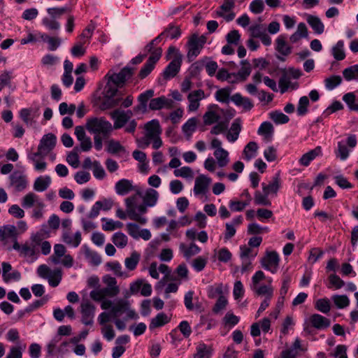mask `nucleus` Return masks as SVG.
I'll return each instance as SVG.
<instances>
[{
	"label": "nucleus",
	"instance_id": "obj_47",
	"mask_svg": "<svg viewBox=\"0 0 358 358\" xmlns=\"http://www.w3.org/2000/svg\"><path fill=\"white\" fill-rule=\"evenodd\" d=\"M118 87H119L113 84L112 82L107 80L106 85L103 91V96L108 98H117L116 96L118 94Z\"/></svg>",
	"mask_w": 358,
	"mask_h": 358
},
{
	"label": "nucleus",
	"instance_id": "obj_33",
	"mask_svg": "<svg viewBox=\"0 0 358 358\" xmlns=\"http://www.w3.org/2000/svg\"><path fill=\"white\" fill-rule=\"evenodd\" d=\"M213 349L211 346H208L203 343H200L196 346V352L193 358H210Z\"/></svg>",
	"mask_w": 358,
	"mask_h": 358
},
{
	"label": "nucleus",
	"instance_id": "obj_13",
	"mask_svg": "<svg viewBox=\"0 0 358 358\" xmlns=\"http://www.w3.org/2000/svg\"><path fill=\"white\" fill-rule=\"evenodd\" d=\"M10 185L15 187L17 192L23 191L27 186L26 176L20 171H14L10 176Z\"/></svg>",
	"mask_w": 358,
	"mask_h": 358
},
{
	"label": "nucleus",
	"instance_id": "obj_16",
	"mask_svg": "<svg viewBox=\"0 0 358 358\" xmlns=\"http://www.w3.org/2000/svg\"><path fill=\"white\" fill-rule=\"evenodd\" d=\"M205 98L204 91L202 90H197L190 92L187 96V99L189 102L188 109L189 111L196 110L199 106V101Z\"/></svg>",
	"mask_w": 358,
	"mask_h": 358
},
{
	"label": "nucleus",
	"instance_id": "obj_24",
	"mask_svg": "<svg viewBox=\"0 0 358 358\" xmlns=\"http://www.w3.org/2000/svg\"><path fill=\"white\" fill-rule=\"evenodd\" d=\"M310 322L311 325L317 329H323L330 326V320L320 315L313 314L310 317Z\"/></svg>",
	"mask_w": 358,
	"mask_h": 358
},
{
	"label": "nucleus",
	"instance_id": "obj_57",
	"mask_svg": "<svg viewBox=\"0 0 358 358\" xmlns=\"http://www.w3.org/2000/svg\"><path fill=\"white\" fill-rule=\"evenodd\" d=\"M341 82L342 78L340 76H331L324 80L325 87L329 90L334 89Z\"/></svg>",
	"mask_w": 358,
	"mask_h": 358
},
{
	"label": "nucleus",
	"instance_id": "obj_62",
	"mask_svg": "<svg viewBox=\"0 0 358 358\" xmlns=\"http://www.w3.org/2000/svg\"><path fill=\"white\" fill-rule=\"evenodd\" d=\"M223 295V286L222 284H218L215 286H210L208 287V296L210 299H214L217 296Z\"/></svg>",
	"mask_w": 358,
	"mask_h": 358
},
{
	"label": "nucleus",
	"instance_id": "obj_49",
	"mask_svg": "<svg viewBox=\"0 0 358 358\" xmlns=\"http://www.w3.org/2000/svg\"><path fill=\"white\" fill-rule=\"evenodd\" d=\"M112 241L117 248H123L127 245L128 238L124 234L116 232L113 234Z\"/></svg>",
	"mask_w": 358,
	"mask_h": 358
},
{
	"label": "nucleus",
	"instance_id": "obj_48",
	"mask_svg": "<svg viewBox=\"0 0 358 358\" xmlns=\"http://www.w3.org/2000/svg\"><path fill=\"white\" fill-rule=\"evenodd\" d=\"M105 224H103L102 229L104 231H111L116 229H120L123 227V223L120 221H114L113 220H108L105 217L101 219Z\"/></svg>",
	"mask_w": 358,
	"mask_h": 358
},
{
	"label": "nucleus",
	"instance_id": "obj_1",
	"mask_svg": "<svg viewBox=\"0 0 358 358\" xmlns=\"http://www.w3.org/2000/svg\"><path fill=\"white\" fill-rule=\"evenodd\" d=\"M57 138L55 134H45L40 140L37 151L28 155V159L34 164L36 171H43L46 169L47 163L44 159L55 148Z\"/></svg>",
	"mask_w": 358,
	"mask_h": 358
},
{
	"label": "nucleus",
	"instance_id": "obj_30",
	"mask_svg": "<svg viewBox=\"0 0 358 358\" xmlns=\"http://www.w3.org/2000/svg\"><path fill=\"white\" fill-rule=\"evenodd\" d=\"M274 128L272 124L269 122H264L258 129V134L263 136L266 141H270L272 139Z\"/></svg>",
	"mask_w": 358,
	"mask_h": 358
},
{
	"label": "nucleus",
	"instance_id": "obj_18",
	"mask_svg": "<svg viewBox=\"0 0 358 358\" xmlns=\"http://www.w3.org/2000/svg\"><path fill=\"white\" fill-rule=\"evenodd\" d=\"M110 116L114 120L113 127L115 129L123 127L129 121L128 117L124 114V110L120 109L110 112Z\"/></svg>",
	"mask_w": 358,
	"mask_h": 358
},
{
	"label": "nucleus",
	"instance_id": "obj_32",
	"mask_svg": "<svg viewBox=\"0 0 358 358\" xmlns=\"http://www.w3.org/2000/svg\"><path fill=\"white\" fill-rule=\"evenodd\" d=\"M115 188L117 194L124 196L131 191L133 187L129 180L122 179L116 182Z\"/></svg>",
	"mask_w": 358,
	"mask_h": 358
},
{
	"label": "nucleus",
	"instance_id": "obj_64",
	"mask_svg": "<svg viewBox=\"0 0 358 358\" xmlns=\"http://www.w3.org/2000/svg\"><path fill=\"white\" fill-rule=\"evenodd\" d=\"M25 348V345L22 347L20 346H13L10 349L9 352L6 355L5 358H22V350Z\"/></svg>",
	"mask_w": 358,
	"mask_h": 358
},
{
	"label": "nucleus",
	"instance_id": "obj_36",
	"mask_svg": "<svg viewBox=\"0 0 358 358\" xmlns=\"http://www.w3.org/2000/svg\"><path fill=\"white\" fill-rule=\"evenodd\" d=\"M307 22L316 34L323 33L324 26L319 17L309 15L307 17Z\"/></svg>",
	"mask_w": 358,
	"mask_h": 358
},
{
	"label": "nucleus",
	"instance_id": "obj_40",
	"mask_svg": "<svg viewBox=\"0 0 358 358\" xmlns=\"http://www.w3.org/2000/svg\"><path fill=\"white\" fill-rule=\"evenodd\" d=\"M158 197L159 194L156 190L153 189H149L145 192V194L143 198V203H145L149 207H152L157 203Z\"/></svg>",
	"mask_w": 358,
	"mask_h": 358
},
{
	"label": "nucleus",
	"instance_id": "obj_52",
	"mask_svg": "<svg viewBox=\"0 0 358 358\" xmlns=\"http://www.w3.org/2000/svg\"><path fill=\"white\" fill-rule=\"evenodd\" d=\"M315 307L323 313H328L331 310L330 301L327 298L320 299L316 301Z\"/></svg>",
	"mask_w": 358,
	"mask_h": 358
},
{
	"label": "nucleus",
	"instance_id": "obj_54",
	"mask_svg": "<svg viewBox=\"0 0 358 358\" xmlns=\"http://www.w3.org/2000/svg\"><path fill=\"white\" fill-rule=\"evenodd\" d=\"M268 194L264 192V194H262L260 192L257 191L254 197L255 203L257 205L270 206L271 205V202L268 199Z\"/></svg>",
	"mask_w": 358,
	"mask_h": 358
},
{
	"label": "nucleus",
	"instance_id": "obj_3",
	"mask_svg": "<svg viewBox=\"0 0 358 358\" xmlns=\"http://www.w3.org/2000/svg\"><path fill=\"white\" fill-rule=\"evenodd\" d=\"M138 199V194H135L125 199L127 213L131 220L136 221L141 224H145L147 222V218L141 216V215L147 212V207L148 206L145 203L136 206Z\"/></svg>",
	"mask_w": 358,
	"mask_h": 358
},
{
	"label": "nucleus",
	"instance_id": "obj_63",
	"mask_svg": "<svg viewBox=\"0 0 358 358\" xmlns=\"http://www.w3.org/2000/svg\"><path fill=\"white\" fill-rule=\"evenodd\" d=\"M223 323L226 326L234 327L239 322V317L231 312L226 313L223 317Z\"/></svg>",
	"mask_w": 358,
	"mask_h": 358
},
{
	"label": "nucleus",
	"instance_id": "obj_46",
	"mask_svg": "<svg viewBox=\"0 0 358 358\" xmlns=\"http://www.w3.org/2000/svg\"><path fill=\"white\" fill-rule=\"evenodd\" d=\"M79 152V148L76 146L66 157V162L69 163V164L75 169L78 168L80 165L78 157Z\"/></svg>",
	"mask_w": 358,
	"mask_h": 358
},
{
	"label": "nucleus",
	"instance_id": "obj_12",
	"mask_svg": "<svg viewBox=\"0 0 358 358\" xmlns=\"http://www.w3.org/2000/svg\"><path fill=\"white\" fill-rule=\"evenodd\" d=\"M211 183V179L205 176L199 175L195 179L194 187V193L195 195L205 194L208 191Z\"/></svg>",
	"mask_w": 358,
	"mask_h": 358
},
{
	"label": "nucleus",
	"instance_id": "obj_58",
	"mask_svg": "<svg viewBox=\"0 0 358 358\" xmlns=\"http://www.w3.org/2000/svg\"><path fill=\"white\" fill-rule=\"evenodd\" d=\"M107 152L111 154H117L118 152H125V149L120 142L110 140L108 141Z\"/></svg>",
	"mask_w": 358,
	"mask_h": 358
},
{
	"label": "nucleus",
	"instance_id": "obj_34",
	"mask_svg": "<svg viewBox=\"0 0 358 358\" xmlns=\"http://www.w3.org/2000/svg\"><path fill=\"white\" fill-rule=\"evenodd\" d=\"M121 101H122V97H120V96H118L117 98H115V97L108 98V97H104V96H103L99 108L102 110L110 109V108H115L117 106H118Z\"/></svg>",
	"mask_w": 358,
	"mask_h": 358
},
{
	"label": "nucleus",
	"instance_id": "obj_15",
	"mask_svg": "<svg viewBox=\"0 0 358 358\" xmlns=\"http://www.w3.org/2000/svg\"><path fill=\"white\" fill-rule=\"evenodd\" d=\"M181 57L178 55L169 64L163 72V76L166 80L175 77L178 73L181 66Z\"/></svg>",
	"mask_w": 358,
	"mask_h": 358
},
{
	"label": "nucleus",
	"instance_id": "obj_41",
	"mask_svg": "<svg viewBox=\"0 0 358 358\" xmlns=\"http://www.w3.org/2000/svg\"><path fill=\"white\" fill-rule=\"evenodd\" d=\"M214 156L217 159V164L220 167L226 166L229 162V153L224 149L215 150Z\"/></svg>",
	"mask_w": 358,
	"mask_h": 358
},
{
	"label": "nucleus",
	"instance_id": "obj_19",
	"mask_svg": "<svg viewBox=\"0 0 358 358\" xmlns=\"http://www.w3.org/2000/svg\"><path fill=\"white\" fill-rule=\"evenodd\" d=\"M38 196L33 192L27 194L22 199V206L24 208H29L36 205L37 207L43 208L45 206L44 203L38 200Z\"/></svg>",
	"mask_w": 358,
	"mask_h": 358
},
{
	"label": "nucleus",
	"instance_id": "obj_60",
	"mask_svg": "<svg viewBox=\"0 0 358 358\" xmlns=\"http://www.w3.org/2000/svg\"><path fill=\"white\" fill-rule=\"evenodd\" d=\"M309 106V99L307 96H303L300 98L297 106V113L299 115H304L308 112V107Z\"/></svg>",
	"mask_w": 358,
	"mask_h": 358
},
{
	"label": "nucleus",
	"instance_id": "obj_53",
	"mask_svg": "<svg viewBox=\"0 0 358 358\" xmlns=\"http://www.w3.org/2000/svg\"><path fill=\"white\" fill-rule=\"evenodd\" d=\"M269 116L275 124H285L289 120L287 115L277 110L270 113Z\"/></svg>",
	"mask_w": 358,
	"mask_h": 358
},
{
	"label": "nucleus",
	"instance_id": "obj_51",
	"mask_svg": "<svg viewBox=\"0 0 358 358\" xmlns=\"http://www.w3.org/2000/svg\"><path fill=\"white\" fill-rule=\"evenodd\" d=\"M344 43L342 41L337 42L335 46L332 48V54L336 60H343L345 57V54L343 49Z\"/></svg>",
	"mask_w": 358,
	"mask_h": 358
},
{
	"label": "nucleus",
	"instance_id": "obj_7",
	"mask_svg": "<svg viewBox=\"0 0 358 358\" xmlns=\"http://www.w3.org/2000/svg\"><path fill=\"white\" fill-rule=\"evenodd\" d=\"M279 262L280 257L275 251L266 252L260 261L262 267L273 274L278 270Z\"/></svg>",
	"mask_w": 358,
	"mask_h": 358
},
{
	"label": "nucleus",
	"instance_id": "obj_61",
	"mask_svg": "<svg viewBox=\"0 0 358 358\" xmlns=\"http://www.w3.org/2000/svg\"><path fill=\"white\" fill-rule=\"evenodd\" d=\"M337 157L341 160H345L349 156V150L343 142L338 143V148L335 152Z\"/></svg>",
	"mask_w": 358,
	"mask_h": 358
},
{
	"label": "nucleus",
	"instance_id": "obj_38",
	"mask_svg": "<svg viewBox=\"0 0 358 358\" xmlns=\"http://www.w3.org/2000/svg\"><path fill=\"white\" fill-rule=\"evenodd\" d=\"M258 150L257 143L255 141L249 142L244 148L243 155L244 159L247 161H250L251 159L256 156Z\"/></svg>",
	"mask_w": 358,
	"mask_h": 358
},
{
	"label": "nucleus",
	"instance_id": "obj_17",
	"mask_svg": "<svg viewBox=\"0 0 358 358\" xmlns=\"http://www.w3.org/2000/svg\"><path fill=\"white\" fill-rule=\"evenodd\" d=\"M173 101L169 99L164 96L155 98L150 100L149 108L150 110H160L162 108H171L173 107Z\"/></svg>",
	"mask_w": 358,
	"mask_h": 358
},
{
	"label": "nucleus",
	"instance_id": "obj_25",
	"mask_svg": "<svg viewBox=\"0 0 358 358\" xmlns=\"http://www.w3.org/2000/svg\"><path fill=\"white\" fill-rule=\"evenodd\" d=\"M241 131V120L240 118H236L232 122L230 129L226 134L227 139L229 142H235L239 136Z\"/></svg>",
	"mask_w": 358,
	"mask_h": 358
},
{
	"label": "nucleus",
	"instance_id": "obj_42",
	"mask_svg": "<svg viewBox=\"0 0 358 358\" xmlns=\"http://www.w3.org/2000/svg\"><path fill=\"white\" fill-rule=\"evenodd\" d=\"M50 182L51 180L49 176L38 177L34 182V188L37 192H43L48 189Z\"/></svg>",
	"mask_w": 358,
	"mask_h": 358
},
{
	"label": "nucleus",
	"instance_id": "obj_29",
	"mask_svg": "<svg viewBox=\"0 0 358 358\" xmlns=\"http://www.w3.org/2000/svg\"><path fill=\"white\" fill-rule=\"evenodd\" d=\"M171 317L168 316L164 313H159L156 315V317L151 320L149 328L150 329L152 330L156 328L162 327L169 323Z\"/></svg>",
	"mask_w": 358,
	"mask_h": 358
},
{
	"label": "nucleus",
	"instance_id": "obj_43",
	"mask_svg": "<svg viewBox=\"0 0 358 358\" xmlns=\"http://www.w3.org/2000/svg\"><path fill=\"white\" fill-rule=\"evenodd\" d=\"M180 250L186 259H189L200 252V248L195 243H191L189 248H187L184 243H181Z\"/></svg>",
	"mask_w": 358,
	"mask_h": 358
},
{
	"label": "nucleus",
	"instance_id": "obj_6",
	"mask_svg": "<svg viewBox=\"0 0 358 358\" xmlns=\"http://www.w3.org/2000/svg\"><path fill=\"white\" fill-rule=\"evenodd\" d=\"M134 71V69L128 66L124 67L119 73L110 70L105 76V78L117 87H121L132 76Z\"/></svg>",
	"mask_w": 358,
	"mask_h": 358
},
{
	"label": "nucleus",
	"instance_id": "obj_14",
	"mask_svg": "<svg viewBox=\"0 0 358 358\" xmlns=\"http://www.w3.org/2000/svg\"><path fill=\"white\" fill-rule=\"evenodd\" d=\"M39 115V108H24L19 112V116L27 125L35 123V118Z\"/></svg>",
	"mask_w": 358,
	"mask_h": 358
},
{
	"label": "nucleus",
	"instance_id": "obj_5",
	"mask_svg": "<svg viewBox=\"0 0 358 358\" xmlns=\"http://www.w3.org/2000/svg\"><path fill=\"white\" fill-rule=\"evenodd\" d=\"M206 40L205 36H199L197 34H193L189 37L186 46L187 48V57L189 62L194 60L200 54Z\"/></svg>",
	"mask_w": 358,
	"mask_h": 358
},
{
	"label": "nucleus",
	"instance_id": "obj_11",
	"mask_svg": "<svg viewBox=\"0 0 358 358\" xmlns=\"http://www.w3.org/2000/svg\"><path fill=\"white\" fill-rule=\"evenodd\" d=\"M286 38L285 36L280 35L275 41V50L280 54L276 57L281 62H285V57L292 52V47L287 44Z\"/></svg>",
	"mask_w": 358,
	"mask_h": 358
},
{
	"label": "nucleus",
	"instance_id": "obj_59",
	"mask_svg": "<svg viewBox=\"0 0 358 358\" xmlns=\"http://www.w3.org/2000/svg\"><path fill=\"white\" fill-rule=\"evenodd\" d=\"M332 300L338 308H343L349 306L350 301L346 295H334Z\"/></svg>",
	"mask_w": 358,
	"mask_h": 358
},
{
	"label": "nucleus",
	"instance_id": "obj_22",
	"mask_svg": "<svg viewBox=\"0 0 358 358\" xmlns=\"http://www.w3.org/2000/svg\"><path fill=\"white\" fill-rule=\"evenodd\" d=\"M322 155V148L317 146L314 149L303 154L299 159V163L303 166H308L317 157Z\"/></svg>",
	"mask_w": 358,
	"mask_h": 358
},
{
	"label": "nucleus",
	"instance_id": "obj_20",
	"mask_svg": "<svg viewBox=\"0 0 358 358\" xmlns=\"http://www.w3.org/2000/svg\"><path fill=\"white\" fill-rule=\"evenodd\" d=\"M217 108L218 106L215 104L210 105L208 106V110L203 116V123L206 125H210L217 122L220 120V115L215 110Z\"/></svg>",
	"mask_w": 358,
	"mask_h": 358
},
{
	"label": "nucleus",
	"instance_id": "obj_9",
	"mask_svg": "<svg viewBox=\"0 0 358 358\" xmlns=\"http://www.w3.org/2000/svg\"><path fill=\"white\" fill-rule=\"evenodd\" d=\"M95 306L88 300H83L80 304L82 322L85 325H92L94 316Z\"/></svg>",
	"mask_w": 358,
	"mask_h": 358
},
{
	"label": "nucleus",
	"instance_id": "obj_10",
	"mask_svg": "<svg viewBox=\"0 0 358 358\" xmlns=\"http://www.w3.org/2000/svg\"><path fill=\"white\" fill-rule=\"evenodd\" d=\"M250 36L252 38H258L264 45L271 44V38L266 33V29L263 24L252 25L249 27Z\"/></svg>",
	"mask_w": 358,
	"mask_h": 358
},
{
	"label": "nucleus",
	"instance_id": "obj_21",
	"mask_svg": "<svg viewBox=\"0 0 358 358\" xmlns=\"http://www.w3.org/2000/svg\"><path fill=\"white\" fill-rule=\"evenodd\" d=\"M145 136L148 138H153L159 136L162 133V129L157 120H152L147 122L145 125Z\"/></svg>",
	"mask_w": 358,
	"mask_h": 358
},
{
	"label": "nucleus",
	"instance_id": "obj_50",
	"mask_svg": "<svg viewBox=\"0 0 358 358\" xmlns=\"http://www.w3.org/2000/svg\"><path fill=\"white\" fill-rule=\"evenodd\" d=\"M139 259H140V255L136 252H134L131 253V255L129 257H127L125 259V261H124L125 266L129 271H133L136 268V267L139 262Z\"/></svg>",
	"mask_w": 358,
	"mask_h": 358
},
{
	"label": "nucleus",
	"instance_id": "obj_45",
	"mask_svg": "<svg viewBox=\"0 0 358 358\" xmlns=\"http://www.w3.org/2000/svg\"><path fill=\"white\" fill-rule=\"evenodd\" d=\"M343 76L347 81H358V64L350 66L343 71Z\"/></svg>",
	"mask_w": 358,
	"mask_h": 358
},
{
	"label": "nucleus",
	"instance_id": "obj_8",
	"mask_svg": "<svg viewBox=\"0 0 358 358\" xmlns=\"http://www.w3.org/2000/svg\"><path fill=\"white\" fill-rule=\"evenodd\" d=\"M235 7V0H225L215 11L217 17H222L226 22L232 21L236 16L233 9Z\"/></svg>",
	"mask_w": 358,
	"mask_h": 358
},
{
	"label": "nucleus",
	"instance_id": "obj_26",
	"mask_svg": "<svg viewBox=\"0 0 358 358\" xmlns=\"http://www.w3.org/2000/svg\"><path fill=\"white\" fill-rule=\"evenodd\" d=\"M129 307V303L122 299H118L110 309L112 317L117 318L125 313Z\"/></svg>",
	"mask_w": 358,
	"mask_h": 358
},
{
	"label": "nucleus",
	"instance_id": "obj_39",
	"mask_svg": "<svg viewBox=\"0 0 358 358\" xmlns=\"http://www.w3.org/2000/svg\"><path fill=\"white\" fill-rule=\"evenodd\" d=\"M231 88L230 87H224L218 90L215 94V97L219 102L229 103L231 100L230 94Z\"/></svg>",
	"mask_w": 358,
	"mask_h": 358
},
{
	"label": "nucleus",
	"instance_id": "obj_2",
	"mask_svg": "<svg viewBox=\"0 0 358 358\" xmlns=\"http://www.w3.org/2000/svg\"><path fill=\"white\" fill-rule=\"evenodd\" d=\"M106 287L96 288L91 291L90 296L95 301H100L106 297H115L120 293V287L115 278L106 275L103 277Z\"/></svg>",
	"mask_w": 358,
	"mask_h": 358
},
{
	"label": "nucleus",
	"instance_id": "obj_56",
	"mask_svg": "<svg viewBox=\"0 0 358 358\" xmlns=\"http://www.w3.org/2000/svg\"><path fill=\"white\" fill-rule=\"evenodd\" d=\"M49 285L53 287H57L62 280V271L59 269L53 271L47 278Z\"/></svg>",
	"mask_w": 358,
	"mask_h": 358
},
{
	"label": "nucleus",
	"instance_id": "obj_27",
	"mask_svg": "<svg viewBox=\"0 0 358 358\" xmlns=\"http://www.w3.org/2000/svg\"><path fill=\"white\" fill-rule=\"evenodd\" d=\"M62 241L67 245L73 247H78L82 240L81 234L80 231H77L74 235L71 234L69 230H65L62 233Z\"/></svg>",
	"mask_w": 358,
	"mask_h": 358
},
{
	"label": "nucleus",
	"instance_id": "obj_31",
	"mask_svg": "<svg viewBox=\"0 0 358 358\" xmlns=\"http://www.w3.org/2000/svg\"><path fill=\"white\" fill-rule=\"evenodd\" d=\"M154 96V90H148L145 92L141 94L138 97V101H139V105L134 108V110H143L145 111L147 108V102L148 101Z\"/></svg>",
	"mask_w": 358,
	"mask_h": 358
},
{
	"label": "nucleus",
	"instance_id": "obj_37",
	"mask_svg": "<svg viewBox=\"0 0 358 358\" xmlns=\"http://www.w3.org/2000/svg\"><path fill=\"white\" fill-rule=\"evenodd\" d=\"M253 292L258 296H265V298L271 299L273 294V289L271 285H263L261 286H251Z\"/></svg>",
	"mask_w": 358,
	"mask_h": 358
},
{
	"label": "nucleus",
	"instance_id": "obj_35",
	"mask_svg": "<svg viewBox=\"0 0 358 358\" xmlns=\"http://www.w3.org/2000/svg\"><path fill=\"white\" fill-rule=\"evenodd\" d=\"M243 66L237 73H233L234 78H238L240 81H245L251 73V66L248 60L241 62Z\"/></svg>",
	"mask_w": 358,
	"mask_h": 358
},
{
	"label": "nucleus",
	"instance_id": "obj_23",
	"mask_svg": "<svg viewBox=\"0 0 358 358\" xmlns=\"http://www.w3.org/2000/svg\"><path fill=\"white\" fill-rule=\"evenodd\" d=\"M280 187V173H278L268 185L262 183L263 192L266 194H276Z\"/></svg>",
	"mask_w": 358,
	"mask_h": 358
},
{
	"label": "nucleus",
	"instance_id": "obj_28",
	"mask_svg": "<svg viewBox=\"0 0 358 358\" xmlns=\"http://www.w3.org/2000/svg\"><path fill=\"white\" fill-rule=\"evenodd\" d=\"M231 101L237 106H242L245 110H250L254 105L249 98L243 97L241 94L236 93L231 96Z\"/></svg>",
	"mask_w": 358,
	"mask_h": 358
},
{
	"label": "nucleus",
	"instance_id": "obj_44",
	"mask_svg": "<svg viewBox=\"0 0 358 358\" xmlns=\"http://www.w3.org/2000/svg\"><path fill=\"white\" fill-rule=\"evenodd\" d=\"M163 33L165 34V38L169 37L171 39H176L180 36L181 30L178 26L169 24L163 31Z\"/></svg>",
	"mask_w": 358,
	"mask_h": 358
},
{
	"label": "nucleus",
	"instance_id": "obj_4",
	"mask_svg": "<svg viewBox=\"0 0 358 358\" xmlns=\"http://www.w3.org/2000/svg\"><path fill=\"white\" fill-rule=\"evenodd\" d=\"M87 129L95 135H102L107 137L113 130L111 123L103 117H92L86 122Z\"/></svg>",
	"mask_w": 358,
	"mask_h": 358
},
{
	"label": "nucleus",
	"instance_id": "obj_55",
	"mask_svg": "<svg viewBox=\"0 0 358 358\" xmlns=\"http://www.w3.org/2000/svg\"><path fill=\"white\" fill-rule=\"evenodd\" d=\"M174 176L185 178H192L194 177L193 170L189 166H183L180 169H175Z\"/></svg>",
	"mask_w": 358,
	"mask_h": 358
}]
</instances>
